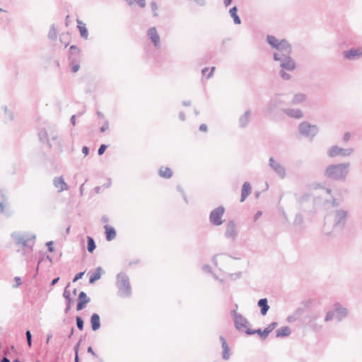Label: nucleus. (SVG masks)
Segmentation results:
<instances>
[{
    "label": "nucleus",
    "mask_w": 362,
    "mask_h": 362,
    "mask_svg": "<svg viewBox=\"0 0 362 362\" xmlns=\"http://www.w3.org/2000/svg\"><path fill=\"white\" fill-rule=\"evenodd\" d=\"M291 52L292 48L282 54H273L274 60L279 62V65L281 67L279 74L284 80H288L291 78L290 74H287L285 70L291 71L296 68V62L291 57Z\"/></svg>",
    "instance_id": "1"
},
{
    "label": "nucleus",
    "mask_w": 362,
    "mask_h": 362,
    "mask_svg": "<svg viewBox=\"0 0 362 362\" xmlns=\"http://www.w3.org/2000/svg\"><path fill=\"white\" fill-rule=\"evenodd\" d=\"M349 172V164L341 163L337 165H331L328 166L324 175L326 177L333 180H343L347 175Z\"/></svg>",
    "instance_id": "2"
},
{
    "label": "nucleus",
    "mask_w": 362,
    "mask_h": 362,
    "mask_svg": "<svg viewBox=\"0 0 362 362\" xmlns=\"http://www.w3.org/2000/svg\"><path fill=\"white\" fill-rule=\"evenodd\" d=\"M267 42L272 48L276 49L274 54H282L291 48V45L286 40H279L273 35H268L267 36Z\"/></svg>",
    "instance_id": "3"
},
{
    "label": "nucleus",
    "mask_w": 362,
    "mask_h": 362,
    "mask_svg": "<svg viewBox=\"0 0 362 362\" xmlns=\"http://www.w3.org/2000/svg\"><path fill=\"white\" fill-rule=\"evenodd\" d=\"M225 209L223 206H218L211 212L210 221L215 226H219L223 223L221 218L224 214Z\"/></svg>",
    "instance_id": "4"
},
{
    "label": "nucleus",
    "mask_w": 362,
    "mask_h": 362,
    "mask_svg": "<svg viewBox=\"0 0 362 362\" xmlns=\"http://www.w3.org/2000/svg\"><path fill=\"white\" fill-rule=\"evenodd\" d=\"M346 314V310L342 307L339 306L337 307L334 311H330L327 313L326 316V320L329 321L333 318L340 320L342 317L345 316Z\"/></svg>",
    "instance_id": "5"
},
{
    "label": "nucleus",
    "mask_w": 362,
    "mask_h": 362,
    "mask_svg": "<svg viewBox=\"0 0 362 362\" xmlns=\"http://www.w3.org/2000/svg\"><path fill=\"white\" fill-rule=\"evenodd\" d=\"M344 57L349 60H355L362 57V47L351 48L344 52Z\"/></svg>",
    "instance_id": "6"
},
{
    "label": "nucleus",
    "mask_w": 362,
    "mask_h": 362,
    "mask_svg": "<svg viewBox=\"0 0 362 362\" xmlns=\"http://www.w3.org/2000/svg\"><path fill=\"white\" fill-rule=\"evenodd\" d=\"M351 152H352V150H350V149L346 150V149L340 148L337 146H333L328 151V155L330 157H336L338 156H346L350 155L351 153Z\"/></svg>",
    "instance_id": "7"
},
{
    "label": "nucleus",
    "mask_w": 362,
    "mask_h": 362,
    "mask_svg": "<svg viewBox=\"0 0 362 362\" xmlns=\"http://www.w3.org/2000/svg\"><path fill=\"white\" fill-rule=\"evenodd\" d=\"M118 288L119 295L122 297H127L130 294L129 283L126 279L120 280Z\"/></svg>",
    "instance_id": "8"
},
{
    "label": "nucleus",
    "mask_w": 362,
    "mask_h": 362,
    "mask_svg": "<svg viewBox=\"0 0 362 362\" xmlns=\"http://www.w3.org/2000/svg\"><path fill=\"white\" fill-rule=\"evenodd\" d=\"M8 206V197L6 193L2 190H0V213L4 214L7 212Z\"/></svg>",
    "instance_id": "9"
},
{
    "label": "nucleus",
    "mask_w": 362,
    "mask_h": 362,
    "mask_svg": "<svg viewBox=\"0 0 362 362\" xmlns=\"http://www.w3.org/2000/svg\"><path fill=\"white\" fill-rule=\"evenodd\" d=\"M148 35L155 47L160 45V37L155 27L148 29Z\"/></svg>",
    "instance_id": "10"
},
{
    "label": "nucleus",
    "mask_w": 362,
    "mask_h": 362,
    "mask_svg": "<svg viewBox=\"0 0 362 362\" xmlns=\"http://www.w3.org/2000/svg\"><path fill=\"white\" fill-rule=\"evenodd\" d=\"M89 300L90 298H88L86 293L81 291L77 299V310H82L86 306V305L89 302Z\"/></svg>",
    "instance_id": "11"
},
{
    "label": "nucleus",
    "mask_w": 362,
    "mask_h": 362,
    "mask_svg": "<svg viewBox=\"0 0 362 362\" xmlns=\"http://www.w3.org/2000/svg\"><path fill=\"white\" fill-rule=\"evenodd\" d=\"M252 190V187L250 183L245 182L243 183L242 186L241 190V199L240 202H244V200L250 194Z\"/></svg>",
    "instance_id": "12"
},
{
    "label": "nucleus",
    "mask_w": 362,
    "mask_h": 362,
    "mask_svg": "<svg viewBox=\"0 0 362 362\" xmlns=\"http://www.w3.org/2000/svg\"><path fill=\"white\" fill-rule=\"evenodd\" d=\"M76 22L78 23L77 27L79 30L81 37L86 40L88 39V31L86 27V25L83 24L79 19H77Z\"/></svg>",
    "instance_id": "13"
},
{
    "label": "nucleus",
    "mask_w": 362,
    "mask_h": 362,
    "mask_svg": "<svg viewBox=\"0 0 362 362\" xmlns=\"http://www.w3.org/2000/svg\"><path fill=\"white\" fill-rule=\"evenodd\" d=\"M90 325L93 330H97L100 327V316L95 313L93 314L90 317Z\"/></svg>",
    "instance_id": "14"
},
{
    "label": "nucleus",
    "mask_w": 362,
    "mask_h": 362,
    "mask_svg": "<svg viewBox=\"0 0 362 362\" xmlns=\"http://www.w3.org/2000/svg\"><path fill=\"white\" fill-rule=\"evenodd\" d=\"M54 185L59 192L67 189V185L62 177H58L54 180Z\"/></svg>",
    "instance_id": "15"
},
{
    "label": "nucleus",
    "mask_w": 362,
    "mask_h": 362,
    "mask_svg": "<svg viewBox=\"0 0 362 362\" xmlns=\"http://www.w3.org/2000/svg\"><path fill=\"white\" fill-rule=\"evenodd\" d=\"M105 231L106 234V238L108 241H111L115 238L116 232L113 227L109 226V225H105Z\"/></svg>",
    "instance_id": "16"
},
{
    "label": "nucleus",
    "mask_w": 362,
    "mask_h": 362,
    "mask_svg": "<svg viewBox=\"0 0 362 362\" xmlns=\"http://www.w3.org/2000/svg\"><path fill=\"white\" fill-rule=\"evenodd\" d=\"M221 342H222V349H223V353H222V357L225 360H228L230 357V348L228 346V344L226 339L223 337L220 338Z\"/></svg>",
    "instance_id": "17"
},
{
    "label": "nucleus",
    "mask_w": 362,
    "mask_h": 362,
    "mask_svg": "<svg viewBox=\"0 0 362 362\" xmlns=\"http://www.w3.org/2000/svg\"><path fill=\"white\" fill-rule=\"evenodd\" d=\"M291 329L288 326H284L276 331L277 337H288L291 334Z\"/></svg>",
    "instance_id": "18"
},
{
    "label": "nucleus",
    "mask_w": 362,
    "mask_h": 362,
    "mask_svg": "<svg viewBox=\"0 0 362 362\" xmlns=\"http://www.w3.org/2000/svg\"><path fill=\"white\" fill-rule=\"evenodd\" d=\"M300 131L303 134H309L310 133L314 134L316 132L315 126H311L307 124H303L300 126Z\"/></svg>",
    "instance_id": "19"
},
{
    "label": "nucleus",
    "mask_w": 362,
    "mask_h": 362,
    "mask_svg": "<svg viewBox=\"0 0 362 362\" xmlns=\"http://www.w3.org/2000/svg\"><path fill=\"white\" fill-rule=\"evenodd\" d=\"M277 325L278 324L276 322H273L269 325H267V327L262 331V333H261V337L263 339L267 338L268 334L276 327Z\"/></svg>",
    "instance_id": "20"
},
{
    "label": "nucleus",
    "mask_w": 362,
    "mask_h": 362,
    "mask_svg": "<svg viewBox=\"0 0 362 362\" xmlns=\"http://www.w3.org/2000/svg\"><path fill=\"white\" fill-rule=\"evenodd\" d=\"M238 13V8L236 6H234L231 8L229 11V13L230 16L233 18V21L235 24H240L241 20L240 17L237 14Z\"/></svg>",
    "instance_id": "21"
},
{
    "label": "nucleus",
    "mask_w": 362,
    "mask_h": 362,
    "mask_svg": "<svg viewBox=\"0 0 362 362\" xmlns=\"http://www.w3.org/2000/svg\"><path fill=\"white\" fill-rule=\"evenodd\" d=\"M306 100V95L303 93H297L296 94L292 100V104L297 105L300 104Z\"/></svg>",
    "instance_id": "22"
},
{
    "label": "nucleus",
    "mask_w": 362,
    "mask_h": 362,
    "mask_svg": "<svg viewBox=\"0 0 362 362\" xmlns=\"http://www.w3.org/2000/svg\"><path fill=\"white\" fill-rule=\"evenodd\" d=\"M159 175L164 178L172 177V170L167 167H163L159 170Z\"/></svg>",
    "instance_id": "23"
},
{
    "label": "nucleus",
    "mask_w": 362,
    "mask_h": 362,
    "mask_svg": "<svg viewBox=\"0 0 362 362\" xmlns=\"http://www.w3.org/2000/svg\"><path fill=\"white\" fill-rule=\"evenodd\" d=\"M258 305L261 308V314L265 315L269 309L266 298H261L258 302Z\"/></svg>",
    "instance_id": "24"
},
{
    "label": "nucleus",
    "mask_w": 362,
    "mask_h": 362,
    "mask_svg": "<svg viewBox=\"0 0 362 362\" xmlns=\"http://www.w3.org/2000/svg\"><path fill=\"white\" fill-rule=\"evenodd\" d=\"M235 324L238 328L244 327L246 326V320L240 315L235 316Z\"/></svg>",
    "instance_id": "25"
},
{
    "label": "nucleus",
    "mask_w": 362,
    "mask_h": 362,
    "mask_svg": "<svg viewBox=\"0 0 362 362\" xmlns=\"http://www.w3.org/2000/svg\"><path fill=\"white\" fill-rule=\"evenodd\" d=\"M48 38L51 40H54L57 39V30L55 28V25L52 24L50 28L48 33Z\"/></svg>",
    "instance_id": "26"
},
{
    "label": "nucleus",
    "mask_w": 362,
    "mask_h": 362,
    "mask_svg": "<svg viewBox=\"0 0 362 362\" xmlns=\"http://www.w3.org/2000/svg\"><path fill=\"white\" fill-rule=\"evenodd\" d=\"M87 250L90 253L95 250V242L90 236L87 237Z\"/></svg>",
    "instance_id": "27"
},
{
    "label": "nucleus",
    "mask_w": 362,
    "mask_h": 362,
    "mask_svg": "<svg viewBox=\"0 0 362 362\" xmlns=\"http://www.w3.org/2000/svg\"><path fill=\"white\" fill-rule=\"evenodd\" d=\"M101 276V273H100V269H99L97 272H95L93 274H92L90 276V279H89V282L90 283H93L94 281H95L96 280L99 279Z\"/></svg>",
    "instance_id": "28"
},
{
    "label": "nucleus",
    "mask_w": 362,
    "mask_h": 362,
    "mask_svg": "<svg viewBox=\"0 0 362 362\" xmlns=\"http://www.w3.org/2000/svg\"><path fill=\"white\" fill-rule=\"evenodd\" d=\"M234 230H235V225L233 223H230L228 226V229H227L228 235H229V236L232 235L234 232Z\"/></svg>",
    "instance_id": "29"
},
{
    "label": "nucleus",
    "mask_w": 362,
    "mask_h": 362,
    "mask_svg": "<svg viewBox=\"0 0 362 362\" xmlns=\"http://www.w3.org/2000/svg\"><path fill=\"white\" fill-rule=\"evenodd\" d=\"M76 323H77L78 328L80 330H82L83 328V322L82 319L80 317H76Z\"/></svg>",
    "instance_id": "30"
},
{
    "label": "nucleus",
    "mask_w": 362,
    "mask_h": 362,
    "mask_svg": "<svg viewBox=\"0 0 362 362\" xmlns=\"http://www.w3.org/2000/svg\"><path fill=\"white\" fill-rule=\"evenodd\" d=\"M63 296L64 298H66L68 301V305H70L71 303V298H70V293L67 291H64L63 293Z\"/></svg>",
    "instance_id": "31"
},
{
    "label": "nucleus",
    "mask_w": 362,
    "mask_h": 362,
    "mask_svg": "<svg viewBox=\"0 0 362 362\" xmlns=\"http://www.w3.org/2000/svg\"><path fill=\"white\" fill-rule=\"evenodd\" d=\"M26 337H27L28 346L30 347L31 346V334L29 330H28L26 332Z\"/></svg>",
    "instance_id": "32"
},
{
    "label": "nucleus",
    "mask_w": 362,
    "mask_h": 362,
    "mask_svg": "<svg viewBox=\"0 0 362 362\" xmlns=\"http://www.w3.org/2000/svg\"><path fill=\"white\" fill-rule=\"evenodd\" d=\"M106 149H107L106 145H104V144L101 145L98 150L99 155H102Z\"/></svg>",
    "instance_id": "33"
},
{
    "label": "nucleus",
    "mask_w": 362,
    "mask_h": 362,
    "mask_svg": "<svg viewBox=\"0 0 362 362\" xmlns=\"http://www.w3.org/2000/svg\"><path fill=\"white\" fill-rule=\"evenodd\" d=\"M337 216H338V220L339 221H341V219H344L346 216V213L344 212V211H339L338 214H337Z\"/></svg>",
    "instance_id": "34"
},
{
    "label": "nucleus",
    "mask_w": 362,
    "mask_h": 362,
    "mask_svg": "<svg viewBox=\"0 0 362 362\" xmlns=\"http://www.w3.org/2000/svg\"><path fill=\"white\" fill-rule=\"evenodd\" d=\"M136 1L141 8H144L146 5L145 0H134Z\"/></svg>",
    "instance_id": "35"
},
{
    "label": "nucleus",
    "mask_w": 362,
    "mask_h": 362,
    "mask_svg": "<svg viewBox=\"0 0 362 362\" xmlns=\"http://www.w3.org/2000/svg\"><path fill=\"white\" fill-rule=\"evenodd\" d=\"M14 280L16 281V285H15L16 287L19 286L21 284V279L20 277L16 276L14 278Z\"/></svg>",
    "instance_id": "36"
},
{
    "label": "nucleus",
    "mask_w": 362,
    "mask_h": 362,
    "mask_svg": "<svg viewBox=\"0 0 362 362\" xmlns=\"http://www.w3.org/2000/svg\"><path fill=\"white\" fill-rule=\"evenodd\" d=\"M79 67H80L79 64H74V65L72 66L71 70L74 73L77 72L78 71V69H79Z\"/></svg>",
    "instance_id": "37"
},
{
    "label": "nucleus",
    "mask_w": 362,
    "mask_h": 362,
    "mask_svg": "<svg viewBox=\"0 0 362 362\" xmlns=\"http://www.w3.org/2000/svg\"><path fill=\"white\" fill-rule=\"evenodd\" d=\"M255 333H257L258 334H259L261 336V333H262V331L261 329H257V330H254V331H247V334H255Z\"/></svg>",
    "instance_id": "38"
},
{
    "label": "nucleus",
    "mask_w": 362,
    "mask_h": 362,
    "mask_svg": "<svg viewBox=\"0 0 362 362\" xmlns=\"http://www.w3.org/2000/svg\"><path fill=\"white\" fill-rule=\"evenodd\" d=\"M76 351V356H75V362H79V358H78V348H75Z\"/></svg>",
    "instance_id": "39"
},
{
    "label": "nucleus",
    "mask_w": 362,
    "mask_h": 362,
    "mask_svg": "<svg viewBox=\"0 0 362 362\" xmlns=\"http://www.w3.org/2000/svg\"><path fill=\"white\" fill-rule=\"evenodd\" d=\"M285 113H297V114H299V113H302L301 111L300 110H288L287 111L285 112Z\"/></svg>",
    "instance_id": "40"
},
{
    "label": "nucleus",
    "mask_w": 362,
    "mask_h": 362,
    "mask_svg": "<svg viewBox=\"0 0 362 362\" xmlns=\"http://www.w3.org/2000/svg\"><path fill=\"white\" fill-rule=\"evenodd\" d=\"M83 275V273L81 272V273H79L77 275L75 276V278L74 279V281H76L78 279H81Z\"/></svg>",
    "instance_id": "41"
},
{
    "label": "nucleus",
    "mask_w": 362,
    "mask_h": 362,
    "mask_svg": "<svg viewBox=\"0 0 362 362\" xmlns=\"http://www.w3.org/2000/svg\"><path fill=\"white\" fill-rule=\"evenodd\" d=\"M151 7L152 8L153 11H156L157 9V5H156V3L153 1L151 3Z\"/></svg>",
    "instance_id": "42"
},
{
    "label": "nucleus",
    "mask_w": 362,
    "mask_h": 362,
    "mask_svg": "<svg viewBox=\"0 0 362 362\" xmlns=\"http://www.w3.org/2000/svg\"><path fill=\"white\" fill-rule=\"evenodd\" d=\"M350 139V133H346L344 135V140L345 141H347Z\"/></svg>",
    "instance_id": "43"
},
{
    "label": "nucleus",
    "mask_w": 362,
    "mask_h": 362,
    "mask_svg": "<svg viewBox=\"0 0 362 362\" xmlns=\"http://www.w3.org/2000/svg\"><path fill=\"white\" fill-rule=\"evenodd\" d=\"M214 69H215L214 67H212L211 69V71L209 72L208 75L206 76L207 78H209L210 77H211V76L213 75V72H214Z\"/></svg>",
    "instance_id": "44"
},
{
    "label": "nucleus",
    "mask_w": 362,
    "mask_h": 362,
    "mask_svg": "<svg viewBox=\"0 0 362 362\" xmlns=\"http://www.w3.org/2000/svg\"><path fill=\"white\" fill-rule=\"evenodd\" d=\"M194 1H196L200 6L205 5V1L204 0H194Z\"/></svg>",
    "instance_id": "45"
},
{
    "label": "nucleus",
    "mask_w": 362,
    "mask_h": 362,
    "mask_svg": "<svg viewBox=\"0 0 362 362\" xmlns=\"http://www.w3.org/2000/svg\"><path fill=\"white\" fill-rule=\"evenodd\" d=\"M233 0H223V4L226 6H228Z\"/></svg>",
    "instance_id": "46"
},
{
    "label": "nucleus",
    "mask_w": 362,
    "mask_h": 362,
    "mask_svg": "<svg viewBox=\"0 0 362 362\" xmlns=\"http://www.w3.org/2000/svg\"><path fill=\"white\" fill-rule=\"evenodd\" d=\"M200 130L203 131V132H206L207 130V126L205 125V124H202L200 126Z\"/></svg>",
    "instance_id": "47"
},
{
    "label": "nucleus",
    "mask_w": 362,
    "mask_h": 362,
    "mask_svg": "<svg viewBox=\"0 0 362 362\" xmlns=\"http://www.w3.org/2000/svg\"><path fill=\"white\" fill-rule=\"evenodd\" d=\"M82 152L86 156L88 153V148L87 147H83L82 149Z\"/></svg>",
    "instance_id": "48"
},
{
    "label": "nucleus",
    "mask_w": 362,
    "mask_h": 362,
    "mask_svg": "<svg viewBox=\"0 0 362 362\" xmlns=\"http://www.w3.org/2000/svg\"><path fill=\"white\" fill-rule=\"evenodd\" d=\"M59 277L54 279L51 283L52 286L55 285L57 284V282L59 281Z\"/></svg>",
    "instance_id": "49"
},
{
    "label": "nucleus",
    "mask_w": 362,
    "mask_h": 362,
    "mask_svg": "<svg viewBox=\"0 0 362 362\" xmlns=\"http://www.w3.org/2000/svg\"><path fill=\"white\" fill-rule=\"evenodd\" d=\"M70 49H71V51H75V50H76V51H78V48H77V47H76V46H75V45H71V46L70 47Z\"/></svg>",
    "instance_id": "50"
},
{
    "label": "nucleus",
    "mask_w": 362,
    "mask_h": 362,
    "mask_svg": "<svg viewBox=\"0 0 362 362\" xmlns=\"http://www.w3.org/2000/svg\"><path fill=\"white\" fill-rule=\"evenodd\" d=\"M88 351L93 355H95V353L93 351L91 347L88 348Z\"/></svg>",
    "instance_id": "51"
},
{
    "label": "nucleus",
    "mask_w": 362,
    "mask_h": 362,
    "mask_svg": "<svg viewBox=\"0 0 362 362\" xmlns=\"http://www.w3.org/2000/svg\"><path fill=\"white\" fill-rule=\"evenodd\" d=\"M209 71L208 68H204L202 69V73L203 75H206V73Z\"/></svg>",
    "instance_id": "52"
},
{
    "label": "nucleus",
    "mask_w": 362,
    "mask_h": 362,
    "mask_svg": "<svg viewBox=\"0 0 362 362\" xmlns=\"http://www.w3.org/2000/svg\"><path fill=\"white\" fill-rule=\"evenodd\" d=\"M2 362H10V361H9L7 358L4 357V358L2 359Z\"/></svg>",
    "instance_id": "53"
},
{
    "label": "nucleus",
    "mask_w": 362,
    "mask_h": 362,
    "mask_svg": "<svg viewBox=\"0 0 362 362\" xmlns=\"http://www.w3.org/2000/svg\"><path fill=\"white\" fill-rule=\"evenodd\" d=\"M49 341H50L49 338H48V339H47V343H49Z\"/></svg>",
    "instance_id": "54"
},
{
    "label": "nucleus",
    "mask_w": 362,
    "mask_h": 362,
    "mask_svg": "<svg viewBox=\"0 0 362 362\" xmlns=\"http://www.w3.org/2000/svg\"><path fill=\"white\" fill-rule=\"evenodd\" d=\"M2 11V9L0 8V12Z\"/></svg>",
    "instance_id": "55"
}]
</instances>
